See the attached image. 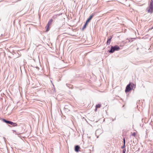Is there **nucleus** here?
<instances>
[{"instance_id": "obj_7", "label": "nucleus", "mask_w": 153, "mask_h": 153, "mask_svg": "<svg viewBox=\"0 0 153 153\" xmlns=\"http://www.w3.org/2000/svg\"><path fill=\"white\" fill-rule=\"evenodd\" d=\"M80 147L79 145H76L75 147V151L76 152H78Z\"/></svg>"}, {"instance_id": "obj_18", "label": "nucleus", "mask_w": 153, "mask_h": 153, "mask_svg": "<svg viewBox=\"0 0 153 153\" xmlns=\"http://www.w3.org/2000/svg\"><path fill=\"white\" fill-rule=\"evenodd\" d=\"M18 136H19V137H20V135H19H19H18Z\"/></svg>"}, {"instance_id": "obj_20", "label": "nucleus", "mask_w": 153, "mask_h": 153, "mask_svg": "<svg viewBox=\"0 0 153 153\" xmlns=\"http://www.w3.org/2000/svg\"><path fill=\"white\" fill-rule=\"evenodd\" d=\"M152 28H153V27H152Z\"/></svg>"}, {"instance_id": "obj_1", "label": "nucleus", "mask_w": 153, "mask_h": 153, "mask_svg": "<svg viewBox=\"0 0 153 153\" xmlns=\"http://www.w3.org/2000/svg\"><path fill=\"white\" fill-rule=\"evenodd\" d=\"M136 86L135 84L133 83H129L126 86L125 90V92L126 93L129 92L131 90H133L134 88H135Z\"/></svg>"}, {"instance_id": "obj_2", "label": "nucleus", "mask_w": 153, "mask_h": 153, "mask_svg": "<svg viewBox=\"0 0 153 153\" xmlns=\"http://www.w3.org/2000/svg\"><path fill=\"white\" fill-rule=\"evenodd\" d=\"M120 49V47L118 45L111 46L110 50L109 51V52L110 53H113L115 51H118Z\"/></svg>"}, {"instance_id": "obj_13", "label": "nucleus", "mask_w": 153, "mask_h": 153, "mask_svg": "<svg viewBox=\"0 0 153 153\" xmlns=\"http://www.w3.org/2000/svg\"><path fill=\"white\" fill-rule=\"evenodd\" d=\"M123 144L125 145V143H126V140H125V138H123Z\"/></svg>"}, {"instance_id": "obj_12", "label": "nucleus", "mask_w": 153, "mask_h": 153, "mask_svg": "<svg viewBox=\"0 0 153 153\" xmlns=\"http://www.w3.org/2000/svg\"><path fill=\"white\" fill-rule=\"evenodd\" d=\"M136 135V134L135 133V132H133L132 134V135L133 136H134V137H135V136Z\"/></svg>"}, {"instance_id": "obj_8", "label": "nucleus", "mask_w": 153, "mask_h": 153, "mask_svg": "<svg viewBox=\"0 0 153 153\" xmlns=\"http://www.w3.org/2000/svg\"><path fill=\"white\" fill-rule=\"evenodd\" d=\"M112 36H111L108 39V40L107 42H106V44H107V45H110V42H111V39H112Z\"/></svg>"}, {"instance_id": "obj_11", "label": "nucleus", "mask_w": 153, "mask_h": 153, "mask_svg": "<svg viewBox=\"0 0 153 153\" xmlns=\"http://www.w3.org/2000/svg\"><path fill=\"white\" fill-rule=\"evenodd\" d=\"M101 105L100 104H98L96 105V108H100L101 107Z\"/></svg>"}, {"instance_id": "obj_9", "label": "nucleus", "mask_w": 153, "mask_h": 153, "mask_svg": "<svg viewBox=\"0 0 153 153\" xmlns=\"http://www.w3.org/2000/svg\"><path fill=\"white\" fill-rule=\"evenodd\" d=\"M87 25V24L85 23V24H84V26H83V27L82 28V30H83L85 28H86Z\"/></svg>"}, {"instance_id": "obj_16", "label": "nucleus", "mask_w": 153, "mask_h": 153, "mask_svg": "<svg viewBox=\"0 0 153 153\" xmlns=\"http://www.w3.org/2000/svg\"><path fill=\"white\" fill-rule=\"evenodd\" d=\"M36 68L38 70L39 69V68L38 67H36Z\"/></svg>"}, {"instance_id": "obj_10", "label": "nucleus", "mask_w": 153, "mask_h": 153, "mask_svg": "<svg viewBox=\"0 0 153 153\" xmlns=\"http://www.w3.org/2000/svg\"><path fill=\"white\" fill-rule=\"evenodd\" d=\"M64 111H65V112H67L69 111V109H68L67 108H66L65 107L64 108Z\"/></svg>"}, {"instance_id": "obj_6", "label": "nucleus", "mask_w": 153, "mask_h": 153, "mask_svg": "<svg viewBox=\"0 0 153 153\" xmlns=\"http://www.w3.org/2000/svg\"><path fill=\"white\" fill-rule=\"evenodd\" d=\"M94 14L93 13L91 15L88 19L86 20L85 23L88 24V22H89L92 19L93 16H94Z\"/></svg>"}, {"instance_id": "obj_5", "label": "nucleus", "mask_w": 153, "mask_h": 153, "mask_svg": "<svg viewBox=\"0 0 153 153\" xmlns=\"http://www.w3.org/2000/svg\"><path fill=\"white\" fill-rule=\"evenodd\" d=\"M53 20L52 19H51L48 22L47 25V28L46 30V31H48L49 30V26L51 25V24L53 22Z\"/></svg>"}, {"instance_id": "obj_3", "label": "nucleus", "mask_w": 153, "mask_h": 153, "mask_svg": "<svg viewBox=\"0 0 153 153\" xmlns=\"http://www.w3.org/2000/svg\"><path fill=\"white\" fill-rule=\"evenodd\" d=\"M149 13H152L153 11V0H151L147 10Z\"/></svg>"}, {"instance_id": "obj_17", "label": "nucleus", "mask_w": 153, "mask_h": 153, "mask_svg": "<svg viewBox=\"0 0 153 153\" xmlns=\"http://www.w3.org/2000/svg\"><path fill=\"white\" fill-rule=\"evenodd\" d=\"M98 131V130H97L96 131V133H97V132Z\"/></svg>"}, {"instance_id": "obj_4", "label": "nucleus", "mask_w": 153, "mask_h": 153, "mask_svg": "<svg viewBox=\"0 0 153 153\" xmlns=\"http://www.w3.org/2000/svg\"><path fill=\"white\" fill-rule=\"evenodd\" d=\"M2 120L4 122L6 123L7 124H10L13 126H16L17 125V124L16 123H13L11 121L7 120H6L4 119H3Z\"/></svg>"}, {"instance_id": "obj_19", "label": "nucleus", "mask_w": 153, "mask_h": 153, "mask_svg": "<svg viewBox=\"0 0 153 153\" xmlns=\"http://www.w3.org/2000/svg\"><path fill=\"white\" fill-rule=\"evenodd\" d=\"M98 136H97V138H98Z\"/></svg>"}, {"instance_id": "obj_14", "label": "nucleus", "mask_w": 153, "mask_h": 153, "mask_svg": "<svg viewBox=\"0 0 153 153\" xmlns=\"http://www.w3.org/2000/svg\"><path fill=\"white\" fill-rule=\"evenodd\" d=\"M126 149H124L123 150V153H126Z\"/></svg>"}, {"instance_id": "obj_15", "label": "nucleus", "mask_w": 153, "mask_h": 153, "mask_svg": "<svg viewBox=\"0 0 153 153\" xmlns=\"http://www.w3.org/2000/svg\"><path fill=\"white\" fill-rule=\"evenodd\" d=\"M125 147V145L123 144V146H122L121 148L122 149H123V148H124Z\"/></svg>"}]
</instances>
